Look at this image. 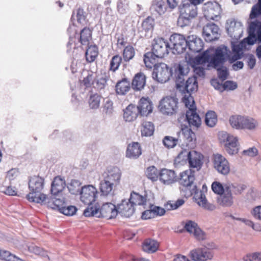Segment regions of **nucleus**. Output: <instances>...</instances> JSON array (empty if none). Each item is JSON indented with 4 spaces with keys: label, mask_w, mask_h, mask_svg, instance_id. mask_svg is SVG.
Instances as JSON below:
<instances>
[{
    "label": "nucleus",
    "mask_w": 261,
    "mask_h": 261,
    "mask_svg": "<svg viewBox=\"0 0 261 261\" xmlns=\"http://www.w3.org/2000/svg\"><path fill=\"white\" fill-rule=\"evenodd\" d=\"M137 108H138L140 115L142 116H147L152 111L151 102L147 98H141Z\"/></svg>",
    "instance_id": "nucleus-23"
},
{
    "label": "nucleus",
    "mask_w": 261,
    "mask_h": 261,
    "mask_svg": "<svg viewBox=\"0 0 261 261\" xmlns=\"http://www.w3.org/2000/svg\"><path fill=\"white\" fill-rule=\"evenodd\" d=\"M130 89V82L125 78L118 81L115 86L116 93L118 95H124Z\"/></svg>",
    "instance_id": "nucleus-35"
},
{
    "label": "nucleus",
    "mask_w": 261,
    "mask_h": 261,
    "mask_svg": "<svg viewBox=\"0 0 261 261\" xmlns=\"http://www.w3.org/2000/svg\"><path fill=\"white\" fill-rule=\"evenodd\" d=\"M228 56V49L225 46H219L216 48L211 47L204 51L201 56L194 59L193 66L195 73L199 76L205 75L203 64H208V66L217 68L222 65Z\"/></svg>",
    "instance_id": "nucleus-1"
},
{
    "label": "nucleus",
    "mask_w": 261,
    "mask_h": 261,
    "mask_svg": "<svg viewBox=\"0 0 261 261\" xmlns=\"http://www.w3.org/2000/svg\"><path fill=\"white\" fill-rule=\"evenodd\" d=\"M28 250L31 253H33L38 255L44 256L46 252L42 248L34 245H31L28 247Z\"/></svg>",
    "instance_id": "nucleus-63"
},
{
    "label": "nucleus",
    "mask_w": 261,
    "mask_h": 261,
    "mask_svg": "<svg viewBox=\"0 0 261 261\" xmlns=\"http://www.w3.org/2000/svg\"><path fill=\"white\" fill-rule=\"evenodd\" d=\"M121 178V172L120 169L116 167H113L108 170L107 174L105 176L104 179L116 187L120 184Z\"/></svg>",
    "instance_id": "nucleus-18"
},
{
    "label": "nucleus",
    "mask_w": 261,
    "mask_h": 261,
    "mask_svg": "<svg viewBox=\"0 0 261 261\" xmlns=\"http://www.w3.org/2000/svg\"><path fill=\"white\" fill-rule=\"evenodd\" d=\"M249 45L253 44L256 41L261 42V22H251L249 28V36L246 39Z\"/></svg>",
    "instance_id": "nucleus-10"
},
{
    "label": "nucleus",
    "mask_w": 261,
    "mask_h": 261,
    "mask_svg": "<svg viewBox=\"0 0 261 261\" xmlns=\"http://www.w3.org/2000/svg\"><path fill=\"white\" fill-rule=\"evenodd\" d=\"M67 188L71 194H77L81 189V183L77 180H71L68 184Z\"/></svg>",
    "instance_id": "nucleus-58"
},
{
    "label": "nucleus",
    "mask_w": 261,
    "mask_h": 261,
    "mask_svg": "<svg viewBox=\"0 0 261 261\" xmlns=\"http://www.w3.org/2000/svg\"><path fill=\"white\" fill-rule=\"evenodd\" d=\"M177 103V98L171 96H166L161 100L159 105L160 110L164 114L172 115L176 111Z\"/></svg>",
    "instance_id": "nucleus-7"
},
{
    "label": "nucleus",
    "mask_w": 261,
    "mask_h": 261,
    "mask_svg": "<svg viewBox=\"0 0 261 261\" xmlns=\"http://www.w3.org/2000/svg\"><path fill=\"white\" fill-rule=\"evenodd\" d=\"M84 215L86 217L95 216L111 219L117 215V207L110 202L105 203L101 207L97 203L95 205L88 206L84 210Z\"/></svg>",
    "instance_id": "nucleus-2"
},
{
    "label": "nucleus",
    "mask_w": 261,
    "mask_h": 261,
    "mask_svg": "<svg viewBox=\"0 0 261 261\" xmlns=\"http://www.w3.org/2000/svg\"><path fill=\"white\" fill-rule=\"evenodd\" d=\"M44 179L39 176H34L29 180V188L30 191L41 192L43 189Z\"/></svg>",
    "instance_id": "nucleus-27"
},
{
    "label": "nucleus",
    "mask_w": 261,
    "mask_h": 261,
    "mask_svg": "<svg viewBox=\"0 0 261 261\" xmlns=\"http://www.w3.org/2000/svg\"><path fill=\"white\" fill-rule=\"evenodd\" d=\"M170 41L174 54L183 53L187 48V39L181 35L174 34L171 35Z\"/></svg>",
    "instance_id": "nucleus-8"
},
{
    "label": "nucleus",
    "mask_w": 261,
    "mask_h": 261,
    "mask_svg": "<svg viewBox=\"0 0 261 261\" xmlns=\"http://www.w3.org/2000/svg\"><path fill=\"white\" fill-rule=\"evenodd\" d=\"M195 179V172L191 169L185 170L180 173L178 181L182 187L181 190L185 191V195L189 196L192 194L190 189Z\"/></svg>",
    "instance_id": "nucleus-4"
},
{
    "label": "nucleus",
    "mask_w": 261,
    "mask_h": 261,
    "mask_svg": "<svg viewBox=\"0 0 261 261\" xmlns=\"http://www.w3.org/2000/svg\"><path fill=\"white\" fill-rule=\"evenodd\" d=\"M179 140L182 141L189 148H194L196 145V138L195 133L191 129L184 128L178 133Z\"/></svg>",
    "instance_id": "nucleus-12"
},
{
    "label": "nucleus",
    "mask_w": 261,
    "mask_h": 261,
    "mask_svg": "<svg viewBox=\"0 0 261 261\" xmlns=\"http://www.w3.org/2000/svg\"><path fill=\"white\" fill-rule=\"evenodd\" d=\"M249 45L253 44L256 41L261 42V22H251L249 28V36L246 39Z\"/></svg>",
    "instance_id": "nucleus-9"
},
{
    "label": "nucleus",
    "mask_w": 261,
    "mask_h": 261,
    "mask_svg": "<svg viewBox=\"0 0 261 261\" xmlns=\"http://www.w3.org/2000/svg\"><path fill=\"white\" fill-rule=\"evenodd\" d=\"M146 84V76L142 72L135 74L132 82V86L135 90H141L144 88Z\"/></svg>",
    "instance_id": "nucleus-34"
},
{
    "label": "nucleus",
    "mask_w": 261,
    "mask_h": 261,
    "mask_svg": "<svg viewBox=\"0 0 261 261\" xmlns=\"http://www.w3.org/2000/svg\"><path fill=\"white\" fill-rule=\"evenodd\" d=\"M156 58H158L155 55L151 52H147L144 55L143 61L145 66L151 69L153 67L156 65Z\"/></svg>",
    "instance_id": "nucleus-45"
},
{
    "label": "nucleus",
    "mask_w": 261,
    "mask_h": 261,
    "mask_svg": "<svg viewBox=\"0 0 261 261\" xmlns=\"http://www.w3.org/2000/svg\"><path fill=\"white\" fill-rule=\"evenodd\" d=\"M233 54L229 57V60L230 63H233L240 59L241 57L240 51L241 49L239 46H234L233 47Z\"/></svg>",
    "instance_id": "nucleus-64"
},
{
    "label": "nucleus",
    "mask_w": 261,
    "mask_h": 261,
    "mask_svg": "<svg viewBox=\"0 0 261 261\" xmlns=\"http://www.w3.org/2000/svg\"><path fill=\"white\" fill-rule=\"evenodd\" d=\"M214 166L223 175H227L230 172V165L227 160L222 155L215 154L214 156Z\"/></svg>",
    "instance_id": "nucleus-14"
},
{
    "label": "nucleus",
    "mask_w": 261,
    "mask_h": 261,
    "mask_svg": "<svg viewBox=\"0 0 261 261\" xmlns=\"http://www.w3.org/2000/svg\"><path fill=\"white\" fill-rule=\"evenodd\" d=\"M187 47L192 53H199L203 47L202 40L194 35H190L187 38Z\"/></svg>",
    "instance_id": "nucleus-20"
},
{
    "label": "nucleus",
    "mask_w": 261,
    "mask_h": 261,
    "mask_svg": "<svg viewBox=\"0 0 261 261\" xmlns=\"http://www.w3.org/2000/svg\"><path fill=\"white\" fill-rule=\"evenodd\" d=\"M159 247V243L152 239L145 240L142 244V249L147 253H153L157 251Z\"/></svg>",
    "instance_id": "nucleus-38"
},
{
    "label": "nucleus",
    "mask_w": 261,
    "mask_h": 261,
    "mask_svg": "<svg viewBox=\"0 0 261 261\" xmlns=\"http://www.w3.org/2000/svg\"><path fill=\"white\" fill-rule=\"evenodd\" d=\"M152 8L160 16L165 15L172 12L163 0L155 1L152 5Z\"/></svg>",
    "instance_id": "nucleus-32"
},
{
    "label": "nucleus",
    "mask_w": 261,
    "mask_h": 261,
    "mask_svg": "<svg viewBox=\"0 0 261 261\" xmlns=\"http://www.w3.org/2000/svg\"><path fill=\"white\" fill-rule=\"evenodd\" d=\"M81 200L86 204L90 205H95L97 203H93L95 201L97 191L96 188L92 186L88 185L82 187L81 192Z\"/></svg>",
    "instance_id": "nucleus-5"
},
{
    "label": "nucleus",
    "mask_w": 261,
    "mask_h": 261,
    "mask_svg": "<svg viewBox=\"0 0 261 261\" xmlns=\"http://www.w3.org/2000/svg\"><path fill=\"white\" fill-rule=\"evenodd\" d=\"M66 186L65 181L60 176H56L54 178L51 185V193L54 195H56L61 192Z\"/></svg>",
    "instance_id": "nucleus-31"
},
{
    "label": "nucleus",
    "mask_w": 261,
    "mask_h": 261,
    "mask_svg": "<svg viewBox=\"0 0 261 261\" xmlns=\"http://www.w3.org/2000/svg\"><path fill=\"white\" fill-rule=\"evenodd\" d=\"M189 152L186 150L181 151L178 155L176 157L175 161L180 164H184L188 161Z\"/></svg>",
    "instance_id": "nucleus-60"
},
{
    "label": "nucleus",
    "mask_w": 261,
    "mask_h": 261,
    "mask_svg": "<svg viewBox=\"0 0 261 261\" xmlns=\"http://www.w3.org/2000/svg\"><path fill=\"white\" fill-rule=\"evenodd\" d=\"M177 87L185 94L191 93L197 91L198 83L195 76H191L186 81V83L180 82L177 83Z\"/></svg>",
    "instance_id": "nucleus-16"
},
{
    "label": "nucleus",
    "mask_w": 261,
    "mask_h": 261,
    "mask_svg": "<svg viewBox=\"0 0 261 261\" xmlns=\"http://www.w3.org/2000/svg\"><path fill=\"white\" fill-rule=\"evenodd\" d=\"M180 15L185 19L190 20L197 15V7L189 0L184 1L179 7Z\"/></svg>",
    "instance_id": "nucleus-13"
},
{
    "label": "nucleus",
    "mask_w": 261,
    "mask_h": 261,
    "mask_svg": "<svg viewBox=\"0 0 261 261\" xmlns=\"http://www.w3.org/2000/svg\"><path fill=\"white\" fill-rule=\"evenodd\" d=\"M170 48L167 41L162 37H157L153 40L151 53L158 58H163L168 54Z\"/></svg>",
    "instance_id": "nucleus-6"
},
{
    "label": "nucleus",
    "mask_w": 261,
    "mask_h": 261,
    "mask_svg": "<svg viewBox=\"0 0 261 261\" xmlns=\"http://www.w3.org/2000/svg\"><path fill=\"white\" fill-rule=\"evenodd\" d=\"M91 40L92 30L89 28L85 27L81 31L79 41L83 46H88Z\"/></svg>",
    "instance_id": "nucleus-36"
},
{
    "label": "nucleus",
    "mask_w": 261,
    "mask_h": 261,
    "mask_svg": "<svg viewBox=\"0 0 261 261\" xmlns=\"http://www.w3.org/2000/svg\"><path fill=\"white\" fill-rule=\"evenodd\" d=\"M145 174L147 178L153 181H156L160 177V172L157 168L153 166L148 167Z\"/></svg>",
    "instance_id": "nucleus-51"
},
{
    "label": "nucleus",
    "mask_w": 261,
    "mask_h": 261,
    "mask_svg": "<svg viewBox=\"0 0 261 261\" xmlns=\"http://www.w3.org/2000/svg\"><path fill=\"white\" fill-rule=\"evenodd\" d=\"M108 79L109 76L105 73L97 75L93 83L94 87L97 90L104 89Z\"/></svg>",
    "instance_id": "nucleus-43"
},
{
    "label": "nucleus",
    "mask_w": 261,
    "mask_h": 261,
    "mask_svg": "<svg viewBox=\"0 0 261 261\" xmlns=\"http://www.w3.org/2000/svg\"><path fill=\"white\" fill-rule=\"evenodd\" d=\"M202 155L195 150L189 152L188 162L192 168L199 170L202 165Z\"/></svg>",
    "instance_id": "nucleus-21"
},
{
    "label": "nucleus",
    "mask_w": 261,
    "mask_h": 261,
    "mask_svg": "<svg viewBox=\"0 0 261 261\" xmlns=\"http://www.w3.org/2000/svg\"><path fill=\"white\" fill-rule=\"evenodd\" d=\"M122 60L121 57L119 55L114 56L110 60L109 70L113 72L117 71L121 65Z\"/></svg>",
    "instance_id": "nucleus-49"
},
{
    "label": "nucleus",
    "mask_w": 261,
    "mask_h": 261,
    "mask_svg": "<svg viewBox=\"0 0 261 261\" xmlns=\"http://www.w3.org/2000/svg\"><path fill=\"white\" fill-rule=\"evenodd\" d=\"M260 15H261V0H258V3L252 8L250 18L254 19Z\"/></svg>",
    "instance_id": "nucleus-61"
},
{
    "label": "nucleus",
    "mask_w": 261,
    "mask_h": 261,
    "mask_svg": "<svg viewBox=\"0 0 261 261\" xmlns=\"http://www.w3.org/2000/svg\"><path fill=\"white\" fill-rule=\"evenodd\" d=\"M178 138H175L171 136H165L163 139L164 145L168 149L174 148L178 143Z\"/></svg>",
    "instance_id": "nucleus-54"
},
{
    "label": "nucleus",
    "mask_w": 261,
    "mask_h": 261,
    "mask_svg": "<svg viewBox=\"0 0 261 261\" xmlns=\"http://www.w3.org/2000/svg\"><path fill=\"white\" fill-rule=\"evenodd\" d=\"M115 187L104 178L99 184V190L101 194L104 196H108L113 192V190Z\"/></svg>",
    "instance_id": "nucleus-44"
},
{
    "label": "nucleus",
    "mask_w": 261,
    "mask_h": 261,
    "mask_svg": "<svg viewBox=\"0 0 261 261\" xmlns=\"http://www.w3.org/2000/svg\"><path fill=\"white\" fill-rule=\"evenodd\" d=\"M246 186L242 184H225V190L234 195H240L246 189Z\"/></svg>",
    "instance_id": "nucleus-39"
},
{
    "label": "nucleus",
    "mask_w": 261,
    "mask_h": 261,
    "mask_svg": "<svg viewBox=\"0 0 261 261\" xmlns=\"http://www.w3.org/2000/svg\"><path fill=\"white\" fill-rule=\"evenodd\" d=\"M85 53L86 59L88 62L95 61L98 54V47L95 45H89Z\"/></svg>",
    "instance_id": "nucleus-41"
},
{
    "label": "nucleus",
    "mask_w": 261,
    "mask_h": 261,
    "mask_svg": "<svg viewBox=\"0 0 261 261\" xmlns=\"http://www.w3.org/2000/svg\"><path fill=\"white\" fill-rule=\"evenodd\" d=\"M218 27L214 23H208L203 28V36L206 42H211L219 38Z\"/></svg>",
    "instance_id": "nucleus-17"
},
{
    "label": "nucleus",
    "mask_w": 261,
    "mask_h": 261,
    "mask_svg": "<svg viewBox=\"0 0 261 261\" xmlns=\"http://www.w3.org/2000/svg\"><path fill=\"white\" fill-rule=\"evenodd\" d=\"M190 257L194 261H206L213 257V253L207 248H197L191 251Z\"/></svg>",
    "instance_id": "nucleus-15"
},
{
    "label": "nucleus",
    "mask_w": 261,
    "mask_h": 261,
    "mask_svg": "<svg viewBox=\"0 0 261 261\" xmlns=\"http://www.w3.org/2000/svg\"><path fill=\"white\" fill-rule=\"evenodd\" d=\"M195 199L198 204L205 209L213 211L215 209V206L207 202L205 195L200 192L195 196Z\"/></svg>",
    "instance_id": "nucleus-37"
},
{
    "label": "nucleus",
    "mask_w": 261,
    "mask_h": 261,
    "mask_svg": "<svg viewBox=\"0 0 261 261\" xmlns=\"http://www.w3.org/2000/svg\"><path fill=\"white\" fill-rule=\"evenodd\" d=\"M76 210L75 206L72 205L66 206L65 204L60 212L66 216H72L75 214Z\"/></svg>",
    "instance_id": "nucleus-62"
},
{
    "label": "nucleus",
    "mask_w": 261,
    "mask_h": 261,
    "mask_svg": "<svg viewBox=\"0 0 261 261\" xmlns=\"http://www.w3.org/2000/svg\"><path fill=\"white\" fill-rule=\"evenodd\" d=\"M128 201L132 203L133 206L134 207L135 205H145L146 202V197L133 191L130 194Z\"/></svg>",
    "instance_id": "nucleus-40"
},
{
    "label": "nucleus",
    "mask_w": 261,
    "mask_h": 261,
    "mask_svg": "<svg viewBox=\"0 0 261 261\" xmlns=\"http://www.w3.org/2000/svg\"><path fill=\"white\" fill-rule=\"evenodd\" d=\"M139 115H140L139 111L135 105H129L124 110L123 118L125 121H134Z\"/></svg>",
    "instance_id": "nucleus-26"
},
{
    "label": "nucleus",
    "mask_w": 261,
    "mask_h": 261,
    "mask_svg": "<svg viewBox=\"0 0 261 261\" xmlns=\"http://www.w3.org/2000/svg\"><path fill=\"white\" fill-rule=\"evenodd\" d=\"M41 192L30 191L27 194L26 198L28 200L31 202H35L41 204L46 203V200L48 199L47 196Z\"/></svg>",
    "instance_id": "nucleus-30"
},
{
    "label": "nucleus",
    "mask_w": 261,
    "mask_h": 261,
    "mask_svg": "<svg viewBox=\"0 0 261 261\" xmlns=\"http://www.w3.org/2000/svg\"><path fill=\"white\" fill-rule=\"evenodd\" d=\"M213 191L218 195H222L225 192V185L223 186L220 182L214 181L212 184Z\"/></svg>",
    "instance_id": "nucleus-59"
},
{
    "label": "nucleus",
    "mask_w": 261,
    "mask_h": 261,
    "mask_svg": "<svg viewBox=\"0 0 261 261\" xmlns=\"http://www.w3.org/2000/svg\"><path fill=\"white\" fill-rule=\"evenodd\" d=\"M142 154V148L138 142H133L128 145L126 150V156L136 159Z\"/></svg>",
    "instance_id": "nucleus-25"
},
{
    "label": "nucleus",
    "mask_w": 261,
    "mask_h": 261,
    "mask_svg": "<svg viewBox=\"0 0 261 261\" xmlns=\"http://www.w3.org/2000/svg\"><path fill=\"white\" fill-rule=\"evenodd\" d=\"M117 214L119 213L125 217H129L134 213L135 209L132 203L126 200H122L117 207Z\"/></svg>",
    "instance_id": "nucleus-22"
},
{
    "label": "nucleus",
    "mask_w": 261,
    "mask_h": 261,
    "mask_svg": "<svg viewBox=\"0 0 261 261\" xmlns=\"http://www.w3.org/2000/svg\"><path fill=\"white\" fill-rule=\"evenodd\" d=\"M217 122V116L214 111H209L206 113L205 118V124L210 126H214Z\"/></svg>",
    "instance_id": "nucleus-52"
},
{
    "label": "nucleus",
    "mask_w": 261,
    "mask_h": 261,
    "mask_svg": "<svg viewBox=\"0 0 261 261\" xmlns=\"http://www.w3.org/2000/svg\"><path fill=\"white\" fill-rule=\"evenodd\" d=\"M220 197L218 199V203L223 206H230L233 204V197L231 193L228 191L220 195Z\"/></svg>",
    "instance_id": "nucleus-42"
},
{
    "label": "nucleus",
    "mask_w": 261,
    "mask_h": 261,
    "mask_svg": "<svg viewBox=\"0 0 261 261\" xmlns=\"http://www.w3.org/2000/svg\"><path fill=\"white\" fill-rule=\"evenodd\" d=\"M258 123L256 120L249 117L244 116L243 129H253L257 126Z\"/></svg>",
    "instance_id": "nucleus-55"
},
{
    "label": "nucleus",
    "mask_w": 261,
    "mask_h": 261,
    "mask_svg": "<svg viewBox=\"0 0 261 261\" xmlns=\"http://www.w3.org/2000/svg\"><path fill=\"white\" fill-rule=\"evenodd\" d=\"M244 116L241 115L231 116L229 118L230 125L237 129H243Z\"/></svg>",
    "instance_id": "nucleus-46"
},
{
    "label": "nucleus",
    "mask_w": 261,
    "mask_h": 261,
    "mask_svg": "<svg viewBox=\"0 0 261 261\" xmlns=\"http://www.w3.org/2000/svg\"><path fill=\"white\" fill-rule=\"evenodd\" d=\"M184 227L187 231L193 234L197 240H203L205 239V233L198 226L197 224L195 222L189 221L186 223Z\"/></svg>",
    "instance_id": "nucleus-19"
},
{
    "label": "nucleus",
    "mask_w": 261,
    "mask_h": 261,
    "mask_svg": "<svg viewBox=\"0 0 261 261\" xmlns=\"http://www.w3.org/2000/svg\"><path fill=\"white\" fill-rule=\"evenodd\" d=\"M101 96L97 94H94L90 96L89 99V105L90 108L96 109L99 108Z\"/></svg>",
    "instance_id": "nucleus-57"
},
{
    "label": "nucleus",
    "mask_w": 261,
    "mask_h": 261,
    "mask_svg": "<svg viewBox=\"0 0 261 261\" xmlns=\"http://www.w3.org/2000/svg\"><path fill=\"white\" fill-rule=\"evenodd\" d=\"M226 150L230 154L238 153V139L236 137L227 135L225 144Z\"/></svg>",
    "instance_id": "nucleus-33"
},
{
    "label": "nucleus",
    "mask_w": 261,
    "mask_h": 261,
    "mask_svg": "<svg viewBox=\"0 0 261 261\" xmlns=\"http://www.w3.org/2000/svg\"><path fill=\"white\" fill-rule=\"evenodd\" d=\"M154 19L150 16H148L143 21L140 32H144L145 34L149 32H152L154 28Z\"/></svg>",
    "instance_id": "nucleus-47"
},
{
    "label": "nucleus",
    "mask_w": 261,
    "mask_h": 261,
    "mask_svg": "<svg viewBox=\"0 0 261 261\" xmlns=\"http://www.w3.org/2000/svg\"><path fill=\"white\" fill-rule=\"evenodd\" d=\"M186 117L191 127L197 128L201 125V119L196 112V110L191 109L186 113Z\"/></svg>",
    "instance_id": "nucleus-29"
},
{
    "label": "nucleus",
    "mask_w": 261,
    "mask_h": 261,
    "mask_svg": "<svg viewBox=\"0 0 261 261\" xmlns=\"http://www.w3.org/2000/svg\"><path fill=\"white\" fill-rule=\"evenodd\" d=\"M141 134L144 136H150L154 132V125L150 122L145 121L142 124Z\"/></svg>",
    "instance_id": "nucleus-50"
},
{
    "label": "nucleus",
    "mask_w": 261,
    "mask_h": 261,
    "mask_svg": "<svg viewBox=\"0 0 261 261\" xmlns=\"http://www.w3.org/2000/svg\"><path fill=\"white\" fill-rule=\"evenodd\" d=\"M202 11L206 19L217 20L220 14V6L217 3L208 2L203 5Z\"/></svg>",
    "instance_id": "nucleus-11"
},
{
    "label": "nucleus",
    "mask_w": 261,
    "mask_h": 261,
    "mask_svg": "<svg viewBox=\"0 0 261 261\" xmlns=\"http://www.w3.org/2000/svg\"><path fill=\"white\" fill-rule=\"evenodd\" d=\"M135 55V50L133 46L128 45L125 46L122 51V57L125 62H129L133 59Z\"/></svg>",
    "instance_id": "nucleus-48"
},
{
    "label": "nucleus",
    "mask_w": 261,
    "mask_h": 261,
    "mask_svg": "<svg viewBox=\"0 0 261 261\" xmlns=\"http://www.w3.org/2000/svg\"><path fill=\"white\" fill-rule=\"evenodd\" d=\"M185 201L182 199H179L176 201L170 200L164 205L165 208L168 211L175 210L182 205Z\"/></svg>",
    "instance_id": "nucleus-56"
},
{
    "label": "nucleus",
    "mask_w": 261,
    "mask_h": 261,
    "mask_svg": "<svg viewBox=\"0 0 261 261\" xmlns=\"http://www.w3.org/2000/svg\"><path fill=\"white\" fill-rule=\"evenodd\" d=\"M182 100L186 107L188 108V110H196L194 98L191 96V93L185 94Z\"/></svg>",
    "instance_id": "nucleus-53"
},
{
    "label": "nucleus",
    "mask_w": 261,
    "mask_h": 261,
    "mask_svg": "<svg viewBox=\"0 0 261 261\" xmlns=\"http://www.w3.org/2000/svg\"><path fill=\"white\" fill-rule=\"evenodd\" d=\"M46 203L48 207L60 212L65 205V199L63 196L57 195L48 200Z\"/></svg>",
    "instance_id": "nucleus-28"
},
{
    "label": "nucleus",
    "mask_w": 261,
    "mask_h": 261,
    "mask_svg": "<svg viewBox=\"0 0 261 261\" xmlns=\"http://www.w3.org/2000/svg\"><path fill=\"white\" fill-rule=\"evenodd\" d=\"M172 75L171 68L164 63H160L154 66L152 76L157 82L163 83L168 81Z\"/></svg>",
    "instance_id": "nucleus-3"
},
{
    "label": "nucleus",
    "mask_w": 261,
    "mask_h": 261,
    "mask_svg": "<svg viewBox=\"0 0 261 261\" xmlns=\"http://www.w3.org/2000/svg\"><path fill=\"white\" fill-rule=\"evenodd\" d=\"M160 180L165 184H171L176 181V176L174 170L162 169L160 172Z\"/></svg>",
    "instance_id": "nucleus-24"
}]
</instances>
